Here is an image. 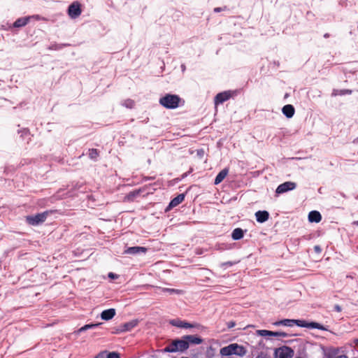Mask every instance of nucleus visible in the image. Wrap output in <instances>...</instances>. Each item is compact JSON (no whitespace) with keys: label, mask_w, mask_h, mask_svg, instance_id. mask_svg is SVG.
<instances>
[{"label":"nucleus","mask_w":358,"mask_h":358,"mask_svg":"<svg viewBox=\"0 0 358 358\" xmlns=\"http://www.w3.org/2000/svg\"><path fill=\"white\" fill-rule=\"evenodd\" d=\"M355 199L358 200V195L355 196Z\"/></svg>","instance_id":"052dcab7"},{"label":"nucleus","mask_w":358,"mask_h":358,"mask_svg":"<svg viewBox=\"0 0 358 358\" xmlns=\"http://www.w3.org/2000/svg\"><path fill=\"white\" fill-rule=\"evenodd\" d=\"M322 218L321 213L317 210H311L308 215V222L310 223H319Z\"/></svg>","instance_id":"393cba45"},{"label":"nucleus","mask_w":358,"mask_h":358,"mask_svg":"<svg viewBox=\"0 0 358 358\" xmlns=\"http://www.w3.org/2000/svg\"><path fill=\"white\" fill-rule=\"evenodd\" d=\"M258 346L259 348H264V341L263 340H260L259 342H258Z\"/></svg>","instance_id":"3c124183"},{"label":"nucleus","mask_w":358,"mask_h":358,"mask_svg":"<svg viewBox=\"0 0 358 358\" xmlns=\"http://www.w3.org/2000/svg\"><path fill=\"white\" fill-rule=\"evenodd\" d=\"M156 185H158V184H157L156 182H154L152 184H149V185L145 186L143 188H139V189H136L133 191H131L125 195L124 200V201H127V202H132L134 201V199L136 197H138L143 192V190L145 188H148L153 191L156 190L157 188L155 187V186H156Z\"/></svg>","instance_id":"6e6552de"},{"label":"nucleus","mask_w":358,"mask_h":358,"mask_svg":"<svg viewBox=\"0 0 358 358\" xmlns=\"http://www.w3.org/2000/svg\"><path fill=\"white\" fill-rule=\"evenodd\" d=\"M247 229H243L242 228H235L231 234V237L234 241H239L243 238L245 234L247 233Z\"/></svg>","instance_id":"4be33fe9"},{"label":"nucleus","mask_w":358,"mask_h":358,"mask_svg":"<svg viewBox=\"0 0 358 358\" xmlns=\"http://www.w3.org/2000/svg\"><path fill=\"white\" fill-rule=\"evenodd\" d=\"M205 151L203 148L196 150V155L199 159H202L204 156Z\"/></svg>","instance_id":"ea45409f"},{"label":"nucleus","mask_w":358,"mask_h":358,"mask_svg":"<svg viewBox=\"0 0 358 358\" xmlns=\"http://www.w3.org/2000/svg\"><path fill=\"white\" fill-rule=\"evenodd\" d=\"M227 328L229 329H231L233 327H234L236 326V322L234 321H229L227 322Z\"/></svg>","instance_id":"a18cd8bd"},{"label":"nucleus","mask_w":358,"mask_h":358,"mask_svg":"<svg viewBox=\"0 0 358 358\" xmlns=\"http://www.w3.org/2000/svg\"><path fill=\"white\" fill-rule=\"evenodd\" d=\"M255 358H271V357L266 352H260Z\"/></svg>","instance_id":"4c0bfd02"},{"label":"nucleus","mask_w":358,"mask_h":358,"mask_svg":"<svg viewBox=\"0 0 358 358\" xmlns=\"http://www.w3.org/2000/svg\"><path fill=\"white\" fill-rule=\"evenodd\" d=\"M155 176H143L142 180L143 182H147L148 180H153L155 179Z\"/></svg>","instance_id":"c03bdc74"},{"label":"nucleus","mask_w":358,"mask_h":358,"mask_svg":"<svg viewBox=\"0 0 358 358\" xmlns=\"http://www.w3.org/2000/svg\"><path fill=\"white\" fill-rule=\"evenodd\" d=\"M107 350L99 352L94 358H106Z\"/></svg>","instance_id":"a19ab883"},{"label":"nucleus","mask_w":358,"mask_h":358,"mask_svg":"<svg viewBox=\"0 0 358 358\" xmlns=\"http://www.w3.org/2000/svg\"><path fill=\"white\" fill-rule=\"evenodd\" d=\"M182 336L187 350L191 345H200L203 342V338L198 334H187Z\"/></svg>","instance_id":"9b49d317"},{"label":"nucleus","mask_w":358,"mask_h":358,"mask_svg":"<svg viewBox=\"0 0 358 358\" xmlns=\"http://www.w3.org/2000/svg\"><path fill=\"white\" fill-rule=\"evenodd\" d=\"M275 327H292L294 325L299 327L307 328L309 329H319L322 331H329V327L313 320H307L304 319H289L284 318L278 320L273 323Z\"/></svg>","instance_id":"f257e3e1"},{"label":"nucleus","mask_w":358,"mask_h":358,"mask_svg":"<svg viewBox=\"0 0 358 358\" xmlns=\"http://www.w3.org/2000/svg\"><path fill=\"white\" fill-rule=\"evenodd\" d=\"M31 18H36L39 19L40 17L38 15H32V16H24L17 18L13 24H11V27L15 28H21L25 27L30 21Z\"/></svg>","instance_id":"2eb2a0df"},{"label":"nucleus","mask_w":358,"mask_h":358,"mask_svg":"<svg viewBox=\"0 0 358 358\" xmlns=\"http://www.w3.org/2000/svg\"><path fill=\"white\" fill-rule=\"evenodd\" d=\"M353 343L358 346V337L353 339Z\"/></svg>","instance_id":"864d4df0"},{"label":"nucleus","mask_w":358,"mask_h":358,"mask_svg":"<svg viewBox=\"0 0 358 358\" xmlns=\"http://www.w3.org/2000/svg\"><path fill=\"white\" fill-rule=\"evenodd\" d=\"M256 335L266 338L272 337V331L267 329H259L256 331Z\"/></svg>","instance_id":"cd10ccee"},{"label":"nucleus","mask_w":358,"mask_h":358,"mask_svg":"<svg viewBox=\"0 0 358 358\" xmlns=\"http://www.w3.org/2000/svg\"><path fill=\"white\" fill-rule=\"evenodd\" d=\"M23 166V164H20L17 166L14 165H6L3 169V174L6 176H13L15 175L17 169Z\"/></svg>","instance_id":"a878e982"},{"label":"nucleus","mask_w":358,"mask_h":358,"mask_svg":"<svg viewBox=\"0 0 358 358\" xmlns=\"http://www.w3.org/2000/svg\"><path fill=\"white\" fill-rule=\"evenodd\" d=\"M108 278L111 280H117L119 278V275L113 272H109L108 273Z\"/></svg>","instance_id":"e433bc0d"},{"label":"nucleus","mask_w":358,"mask_h":358,"mask_svg":"<svg viewBox=\"0 0 358 358\" xmlns=\"http://www.w3.org/2000/svg\"><path fill=\"white\" fill-rule=\"evenodd\" d=\"M338 196L344 198V199H347L348 196L343 193V192H336L334 196L333 197L334 199H338Z\"/></svg>","instance_id":"79ce46f5"},{"label":"nucleus","mask_w":358,"mask_h":358,"mask_svg":"<svg viewBox=\"0 0 358 358\" xmlns=\"http://www.w3.org/2000/svg\"><path fill=\"white\" fill-rule=\"evenodd\" d=\"M180 68H181L182 71H185L186 67H185V64H182L180 66Z\"/></svg>","instance_id":"6e6d98bb"},{"label":"nucleus","mask_w":358,"mask_h":358,"mask_svg":"<svg viewBox=\"0 0 358 358\" xmlns=\"http://www.w3.org/2000/svg\"><path fill=\"white\" fill-rule=\"evenodd\" d=\"M193 171V169L192 168H190L189 170L184 173H182V175L181 176V179H184L186 177H187Z\"/></svg>","instance_id":"37998d69"},{"label":"nucleus","mask_w":358,"mask_h":358,"mask_svg":"<svg viewBox=\"0 0 358 358\" xmlns=\"http://www.w3.org/2000/svg\"><path fill=\"white\" fill-rule=\"evenodd\" d=\"M163 292L169 294H180L182 292V290L174 288H164Z\"/></svg>","instance_id":"2f4dec72"},{"label":"nucleus","mask_w":358,"mask_h":358,"mask_svg":"<svg viewBox=\"0 0 358 358\" xmlns=\"http://www.w3.org/2000/svg\"><path fill=\"white\" fill-rule=\"evenodd\" d=\"M334 310L336 311V312H341L342 310V308L341 306H339L338 304H336L334 306Z\"/></svg>","instance_id":"09e8293b"},{"label":"nucleus","mask_w":358,"mask_h":358,"mask_svg":"<svg viewBox=\"0 0 358 358\" xmlns=\"http://www.w3.org/2000/svg\"><path fill=\"white\" fill-rule=\"evenodd\" d=\"M352 93V90L348 89H334L331 95L332 96H345L348 94H351Z\"/></svg>","instance_id":"bb28decb"},{"label":"nucleus","mask_w":358,"mask_h":358,"mask_svg":"<svg viewBox=\"0 0 358 358\" xmlns=\"http://www.w3.org/2000/svg\"><path fill=\"white\" fill-rule=\"evenodd\" d=\"M229 170L228 167H225L217 174L213 182L215 185H219L224 180L229 173Z\"/></svg>","instance_id":"b1692460"},{"label":"nucleus","mask_w":358,"mask_h":358,"mask_svg":"<svg viewBox=\"0 0 358 358\" xmlns=\"http://www.w3.org/2000/svg\"><path fill=\"white\" fill-rule=\"evenodd\" d=\"M355 141L358 143V137L355 139Z\"/></svg>","instance_id":"bf43d9fd"},{"label":"nucleus","mask_w":358,"mask_h":358,"mask_svg":"<svg viewBox=\"0 0 358 358\" xmlns=\"http://www.w3.org/2000/svg\"><path fill=\"white\" fill-rule=\"evenodd\" d=\"M103 323L102 322H90L88 324H86L79 328L78 329L76 330L73 334L76 336L80 335L81 333L86 331L89 329H93L95 328H97L100 327Z\"/></svg>","instance_id":"6ab92c4d"},{"label":"nucleus","mask_w":358,"mask_h":358,"mask_svg":"<svg viewBox=\"0 0 358 358\" xmlns=\"http://www.w3.org/2000/svg\"><path fill=\"white\" fill-rule=\"evenodd\" d=\"M139 323L138 319L131 320L129 322L122 323L120 325V328L122 329V333L131 331L134 328L138 326Z\"/></svg>","instance_id":"a211bd4d"},{"label":"nucleus","mask_w":358,"mask_h":358,"mask_svg":"<svg viewBox=\"0 0 358 358\" xmlns=\"http://www.w3.org/2000/svg\"><path fill=\"white\" fill-rule=\"evenodd\" d=\"M295 358H303V357H296Z\"/></svg>","instance_id":"680f3d73"},{"label":"nucleus","mask_w":358,"mask_h":358,"mask_svg":"<svg viewBox=\"0 0 358 358\" xmlns=\"http://www.w3.org/2000/svg\"><path fill=\"white\" fill-rule=\"evenodd\" d=\"M134 105V102L131 99H127L124 104V106L127 108H132Z\"/></svg>","instance_id":"c9c22d12"},{"label":"nucleus","mask_w":358,"mask_h":358,"mask_svg":"<svg viewBox=\"0 0 358 358\" xmlns=\"http://www.w3.org/2000/svg\"><path fill=\"white\" fill-rule=\"evenodd\" d=\"M339 4L342 6H347V0H340Z\"/></svg>","instance_id":"8fccbe9b"},{"label":"nucleus","mask_w":358,"mask_h":358,"mask_svg":"<svg viewBox=\"0 0 358 358\" xmlns=\"http://www.w3.org/2000/svg\"><path fill=\"white\" fill-rule=\"evenodd\" d=\"M186 193H181L171 199L169 204L164 209L165 213L171 211L173 208L180 205L185 200Z\"/></svg>","instance_id":"ddd939ff"},{"label":"nucleus","mask_w":358,"mask_h":358,"mask_svg":"<svg viewBox=\"0 0 358 358\" xmlns=\"http://www.w3.org/2000/svg\"><path fill=\"white\" fill-rule=\"evenodd\" d=\"M169 324L173 326L180 329H192L195 328L198 326L196 322H189L187 320H182L179 318L173 319L169 321Z\"/></svg>","instance_id":"f8f14e48"},{"label":"nucleus","mask_w":358,"mask_h":358,"mask_svg":"<svg viewBox=\"0 0 358 358\" xmlns=\"http://www.w3.org/2000/svg\"><path fill=\"white\" fill-rule=\"evenodd\" d=\"M336 358H348V357L345 355H338Z\"/></svg>","instance_id":"5fc2aeb1"},{"label":"nucleus","mask_w":358,"mask_h":358,"mask_svg":"<svg viewBox=\"0 0 358 358\" xmlns=\"http://www.w3.org/2000/svg\"><path fill=\"white\" fill-rule=\"evenodd\" d=\"M57 211V210H47L41 213L28 215L24 217L25 222L29 226H40L45 222L49 215L55 213Z\"/></svg>","instance_id":"7ed1b4c3"},{"label":"nucleus","mask_w":358,"mask_h":358,"mask_svg":"<svg viewBox=\"0 0 358 358\" xmlns=\"http://www.w3.org/2000/svg\"><path fill=\"white\" fill-rule=\"evenodd\" d=\"M66 13L71 19H76L82 13V5L78 1H74L67 8Z\"/></svg>","instance_id":"1a4fd4ad"},{"label":"nucleus","mask_w":358,"mask_h":358,"mask_svg":"<svg viewBox=\"0 0 358 358\" xmlns=\"http://www.w3.org/2000/svg\"><path fill=\"white\" fill-rule=\"evenodd\" d=\"M294 355V350L287 345H282L274 348L273 358H292Z\"/></svg>","instance_id":"0eeeda50"},{"label":"nucleus","mask_w":358,"mask_h":358,"mask_svg":"<svg viewBox=\"0 0 358 358\" xmlns=\"http://www.w3.org/2000/svg\"><path fill=\"white\" fill-rule=\"evenodd\" d=\"M227 9V6H224V7H216L214 8V12L215 13H220L222 10H224Z\"/></svg>","instance_id":"49530a36"},{"label":"nucleus","mask_w":358,"mask_h":358,"mask_svg":"<svg viewBox=\"0 0 358 358\" xmlns=\"http://www.w3.org/2000/svg\"><path fill=\"white\" fill-rule=\"evenodd\" d=\"M148 250V248L146 247L135 245L131 247H127L124 250V253L127 255H136L141 253L145 254Z\"/></svg>","instance_id":"dca6fc26"},{"label":"nucleus","mask_w":358,"mask_h":358,"mask_svg":"<svg viewBox=\"0 0 358 358\" xmlns=\"http://www.w3.org/2000/svg\"><path fill=\"white\" fill-rule=\"evenodd\" d=\"M322 248L318 245H316L314 246V251L317 253V254H320L322 252Z\"/></svg>","instance_id":"de8ad7c7"},{"label":"nucleus","mask_w":358,"mask_h":358,"mask_svg":"<svg viewBox=\"0 0 358 358\" xmlns=\"http://www.w3.org/2000/svg\"><path fill=\"white\" fill-rule=\"evenodd\" d=\"M106 358H121L120 353L117 351H107Z\"/></svg>","instance_id":"473e14b6"},{"label":"nucleus","mask_w":358,"mask_h":358,"mask_svg":"<svg viewBox=\"0 0 358 358\" xmlns=\"http://www.w3.org/2000/svg\"><path fill=\"white\" fill-rule=\"evenodd\" d=\"M88 155L91 159L96 162L99 155V151L96 148H90L88 150Z\"/></svg>","instance_id":"c756f323"},{"label":"nucleus","mask_w":358,"mask_h":358,"mask_svg":"<svg viewBox=\"0 0 358 358\" xmlns=\"http://www.w3.org/2000/svg\"><path fill=\"white\" fill-rule=\"evenodd\" d=\"M116 315V310L115 308H110L106 310H103L101 314L100 317L102 320L108 321L112 320Z\"/></svg>","instance_id":"412c9836"},{"label":"nucleus","mask_w":358,"mask_h":358,"mask_svg":"<svg viewBox=\"0 0 358 358\" xmlns=\"http://www.w3.org/2000/svg\"><path fill=\"white\" fill-rule=\"evenodd\" d=\"M239 94V90H229L217 93L214 97L215 106L223 104L231 98H234Z\"/></svg>","instance_id":"423d86ee"},{"label":"nucleus","mask_w":358,"mask_h":358,"mask_svg":"<svg viewBox=\"0 0 358 358\" xmlns=\"http://www.w3.org/2000/svg\"><path fill=\"white\" fill-rule=\"evenodd\" d=\"M17 133L21 141H26L27 143L31 141L32 135L28 128H20L17 129Z\"/></svg>","instance_id":"f3484780"},{"label":"nucleus","mask_w":358,"mask_h":358,"mask_svg":"<svg viewBox=\"0 0 358 358\" xmlns=\"http://www.w3.org/2000/svg\"><path fill=\"white\" fill-rule=\"evenodd\" d=\"M220 353L221 356L238 355L239 357H243L247 353V349L243 345L233 343L222 348L220 350Z\"/></svg>","instance_id":"20e7f679"},{"label":"nucleus","mask_w":358,"mask_h":358,"mask_svg":"<svg viewBox=\"0 0 358 358\" xmlns=\"http://www.w3.org/2000/svg\"><path fill=\"white\" fill-rule=\"evenodd\" d=\"M185 101L178 94L166 93L159 99V103L166 109H176L182 106Z\"/></svg>","instance_id":"f03ea898"},{"label":"nucleus","mask_w":358,"mask_h":358,"mask_svg":"<svg viewBox=\"0 0 358 358\" xmlns=\"http://www.w3.org/2000/svg\"><path fill=\"white\" fill-rule=\"evenodd\" d=\"M320 348L323 352L324 358H336L339 355L340 349L334 347H325L320 345Z\"/></svg>","instance_id":"4468645a"},{"label":"nucleus","mask_w":358,"mask_h":358,"mask_svg":"<svg viewBox=\"0 0 358 358\" xmlns=\"http://www.w3.org/2000/svg\"><path fill=\"white\" fill-rule=\"evenodd\" d=\"M233 264H234V263L231 262H227L223 264V265H224V266H232Z\"/></svg>","instance_id":"603ef678"},{"label":"nucleus","mask_w":358,"mask_h":358,"mask_svg":"<svg viewBox=\"0 0 358 358\" xmlns=\"http://www.w3.org/2000/svg\"><path fill=\"white\" fill-rule=\"evenodd\" d=\"M70 44L69 43H53L50 44V45L48 47L49 50H60L62 48L69 46Z\"/></svg>","instance_id":"c85d7f7f"},{"label":"nucleus","mask_w":358,"mask_h":358,"mask_svg":"<svg viewBox=\"0 0 358 358\" xmlns=\"http://www.w3.org/2000/svg\"><path fill=\"white\" fill-rule=\"evenodd\" d=\"M250 358H252V357H250Z\"/></svg>","instance_id":"e2e57ef3"},{"label":"nucleus","mask_w":358,"mask_h":358,"mask_svg":"<svg viewBox=\"0 0 358 358\" xmlns=\"http://www.w3.org/2000/svg\"><path fill=\"white\" fill-rule=\"evenodd\" d=\"M14 29L13 27H11V24H9V23H7L6 24H2L1 26V29L2 30H6V31H8V30H11Z\"/></svg>","instance_id":"58836bf2"},{"label":"nucleus","mask_w":358,"mask_h":358,"mask_svg":"<svg viewBox=\"0 0 358 358\" xmlns=\"http://www.w3.org/2000/svg\"><path fill=\"white\" fill-rule=\"evenodd\" d=\"M289 335L285 332V331H272V337H278V336H282V337H288Z\"/></svg>","instance_id":"72a5a7b5"},{"label":"nucleus","mask_w":358,"mask_h":358,"mask_svg":"<svg viewBox=\"0 0 358 358\" xmlns=\"http://www.w3.org/2000/svg\"><path fill=\"white\" fill-rule=\"evenodd\" d=\"M162 353H173V352H185L187 351L183 336L176 338L172 341L171 343L162 349Z\"/></svg>","instance_id":"39448f33"},{"label":"nucleus","mask_w":358,"mask_h":358,"mask_svg":"<svg viewBox=\"0 0 358 358\" xmlns=\"http://www.w3.org/2000/svg\"><path fill=\"white\" fill-rule=\"evenodd\" d=\"M324 37L326 38H329V34H328V33L324 34Z\"/></svg>","instance_id":"4d7b16f0"},{"label":"nucleus","mask_w":358,"mask_h":358,"mask_svg":"<svg viewBox=\"0 0 358 358\" xmlns=\"http://www.w3.org/2000/svg\"><path fill=\"white\" fill-rule=\"evenodd\" d=\"M354 224L358 227V220L354 222Z\"/></svg>","instance_id":"13d9d810"},{"label":"nucleus","mask_w":358,"mask_h":358,"mask_svg":"<svg viewBox=\"0 0 358 358\" xmlns=\"http://www.w3.org/2000/svg\"><path fill=\"white\" fill-rule=\"evenodd\" d=\"M111 334H122V329L120 328V325H119L117 327H113L111 329Z\"/></svg>","instance_id":"f704fd0d"},{"label":"nucleus","mask_w":358,"mask_h":358,"mask_svg":"<svg viewBox=\"0 0 358 358\" xmlns=\"http://www.w3.org/2000/svg\"><path fill=\"white\" fill-rule=\"evenodd\" d=\"M215 354V348L213 346H209L207 348L206 351V358H213Z\"/></svg>","instance_id":"7c9ffc66"},{"label":"nucleus","mask_w":358,"mask_h":358,"mask_svg":"<svg viewBox=\"0 0 358 358\" xmlns=\"http://www.w3.org/2000/svg\"><path fill=\"white\" fill-rule=\"evenodd\" d=\"M282 113L287 118H292L294 115L295 108L292 104H286L282 108Z\"/></svg>","instance_id":"5701e85b"},{"label":"nucleus","mask_w":358,"mask_h":358,"mask_svg":"<svg viewBox=\"0 0 358 358\" xmlns=\"http://www.w3.org/2000/svg\"><path fill=\"white\" fill-rule=\"evenodd\" d=\"M297 187V184L292 181H285L280 184L275 189V194L276 196H279L282 194L287 193L288 192L295 189Z\"/></svg>","instance_id":"9d476101"},{"label":"nucleus","mask_w":358,"mask_h":358,"mask_svg":"<svg viewBox=\"0 0 358 358\" xmlns=\"http://www.w3.org/2000/svg\"><path fill=\"white\" fill-rule=\"evenodd\" d=\"M255 218H256V221L258 223L262 224V223H264V222H266V221L268 220L269 217H270V214L266 210H257L255 213Z\"/></svg>","instance_id":"aec40b11"}]
</instances>
